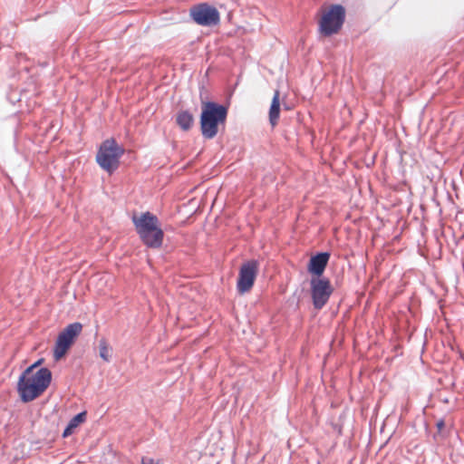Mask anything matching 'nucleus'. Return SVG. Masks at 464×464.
Wrapping results in <instances>:
<instances>
[{
    "label": "nucleus",
    "mask_w": 464,
    "mask_h": 464,
    "mask_svg": "<svg viewBox=\"0 0 464 464\" xmlns=\"http://www.w3.org/2000/svg\"><path fill=\"white\" fill-rule=\"evenodd\" d=\"M141 464H161L159 460H154L152 458H141Z\"/></svg>",
    "instance_id": "nucleus-16"
},
{
    "label": "nucleus",
    "mask_w": 464,
    "mask_h": 464,
    "mask_svg": "<svg viewBox=\"0 0 464 464\" xmlns=\"http://www.w3.org/2000/svg\"><path fill=\"white\" fill-rule=\"evenodd\" d=\"M87 414L85 411H81L75 415L72 419H70L69 423H67L65 429L63 431V438H67L73 433V430L85 420V416Z\"/></svg>",
    "instance_id": "nucleus-13"
},
{
    "label": "nucleus",
    "mask_w": 464,
    "mask_h": 464,
    "mask_svg": "<svg viewBox=\"0 0 464 464\" xmlns=\"http://www.w3.org/2000/svg\"><path fill=\"white\" fill-rule=\"evenodd\" d=\"M176 124L183 131L189 130L194 125L193 113L188 110L179 111V112L176 113Z\"/></svg>",
    "instance_id": "nucleus-11"
},
{
    "label": "nucleus",
    "mask_w": 464,
    "mask_h": 464,
    "mask_svg": "<svg viewBox=\"0 0 464 464\" xmlns=\"http://www.w3.org/2000/svg\"><path fill=\"white\" fill-rule=\"evenodd\" d=\"M123 153V147L120 146L114 138L108 139L99 146L95 161L101 169L106 170L109 174H112L119 169L120 159Z\"/></svg>",
    "instance_id": "nucleus-4"
},
{
    "label": "nucleus",
    "mask_w": 464,
    "mask_h": 464,
    "mask_svg": "<svg viewBox=\"0 0 464 464\" xmlns=\"http://www.w3.org/2000/svg\"><path fill=\"white\" fill-rule=\"evenodd\" d=\"M132 222L141 242L150 248H160L162 246L163 231L158 227V217L151 212L141 213L140 218L133 216Z\"/></svg>",
    "instance_id": "nucleus-3"
},
{
    "label": "nucleus",
    "mask_w": 464,
    "mask_h": 464,
    "mask_svg": "<svg viewBox=\"0 0 464 464\" xmlns=\"http://www.w3.org/2000/svg\"><path fill=\"white\" fill-rule=\"evenodd\" d=\"M331 253L316 252L311 256L309 263H307V272L311 275V278H327L323 276L327 267Z\"/></svg>",
    "instance_id": "nucleus-10"
},
{
    "label": "nucleus",
    "mask_w": 464,
    "mask_h": 464,
    "mask_svg": "<svg viewBox=\"0 0 464 464\" xmlns=\"http://www.w3.org/2000/svg\"><path fill=\"white\" fill-rule=\"evenodd\" d=\"M334 289L328 278H311L310 294L314 309L322 310L327 304Z\"/></svg>",
    "instance_id": "nucleus-7"
},
{
    "label": "nucleus",
    "mask_w": 464,
    "mask_h": 464,
    "mask_svg": "<svg viewBox=\"0 0 464 464\" xmlns=\"http://www.w3.org/2000/svg\"><path fill=\"white\" fill-rule=\"evenodd\" d=\"M257 275V261L249 260L243 263L239 268L238 280H237V291L240 295L247 293L254 285Z\"/></svg>",
    "instance_id": "nucleus-9"
},
{
    "label": "nucleus",
    "mask_w": 464,
    "mask_h": 464,
    "mask_svg": "<svg viewBox=\"0 0 464 464\" xmlns=\"http://www.w3.org/2000/svg\"><path fill=\"white\" fill-rule=\"evenodd\" d=\"M279 111H280L279 92L276 91L274 97H272L270 111H268V120H270V124L272 127H275L276 124L278 122Z\"/></svg>",
    "instance_id": "nucleus-12"
},
{
    "label": "nucleus",
    "mask_w": 464,
    "mask_h": 464,
    "mask_svg": "<svg viewBox=\"0 0 464 464\" xmlns=\"http://www.w3.org/2000/svg\"><path fill=\"white\" fill-rule=\"evenodd\" d=\"M227 115L226 105L212 101L201 102L199 117L201 136L208 140L214 139L218 133V126L226 122Z\"/></svg>",
    "instance_id": "nucleus-2"
},
{
    "label": "nucleus",
    "mask_w": 464,
    "mask_h": 464,
    "mask_svg": "<svg viewBox=\"0 0 464 464\" xmlns=\"http://www.w3.org/2000/svg\"><path fill=\"white\" fill-rule=\"evenodd\" d=\"M435 426H437L439 431H441L442 428L445 426V422L443 421L442 419H440L437 421V424H435Z\"/></svg>",
    "instance_id": "nucleus-17"
},
{
    "label": "nucleus",
    "mask_w": 464,
    "mask_h": 464,
    "mask_svg": "<svg viewBox=\"0 0 464 464\" xmlns=\"http://www.w3.org/2000/svg\"><path fill=\"white\" fill-rule=\"evenodd\" d=\"M43 362H44V358H40L37 360V362L32 363L31 365H29L26 369H24V371H23V373L21 374H27V375H33L34 374V371L35 369H37L39 366H41V364L43 363Z\"/></svg>",
    "instance_id": "nucleus-15"
},
{
    "label": "nucleus",
    "mask_w": 464,
    "mask_h": 464,
    "mask_svg": "<svg viewBox=\"0 0 464 464\" xmlns=\"http://www.w3.org/2000/svg\"><path fill=\"white\" fill-rule=\"evenodd\" d=\"M52 382V371L42 367L33 375L20 374L16 391L20 401L28 403L42 396Z\"/></svg>",
    "instance_id": "nucleus-1"
},
{
    "label": "nucleus",
    "mask_w": 464,
    "mask_h": 464,
    "mask_svg": "<svg viewBox=\"0 0 464 464\" xmlns=\"http://www.w3.org/2000/svg\"><path fill=\"white\" fill-rule=\"evenodd\" d=\"M99 356H101L102 361L110 362V348L104 338L99 340Z\"/></svg>",
    "instance_id": "nucleus-14"
},
{
    "label": "nucleus",
    "mask_w": 464,
    "mask_h": 464,
    "mask_svg": "<svg viewBox=\"0 0 464 464\" xmlns=\"http://www.w3.org/2000/svg\"><path fill=\"white\" fill-rule=\"evenodd\" d=\"M343 22H345V7L335 4L330 5L328 10L322 14L318 27L322 35L328 37L337 34L342 29Z\"/></svg>",
    "instance_id": "nucleus-5"
},
{
    "label": "nucleus",
    "mask_w": 464,
    "mask_h": 464,
    "mask_svg": "<svg viewBox=\"0 0 464 464\" xmlns=\"http://www.w3.org/2000/svg\"><path fill=\"white\" fill-rule=\"evenodd\" d=\"M82 328V325L81 323L74 322L67 324V326L58 334V337H56L55 340L54 350H53V357H54L56 362L62 360L63 357L66 355L67 351L70 350L78 335L81 334Z\"/></svg>",
    "instance_id": "nucleus-6"
},
{
    "label": "nucleus",
    "mask_w": 464,
    "mask_h": 464,
    "mask_svg": "<svg viewBox=\"0 0 464 464\" xmlns=\"http://www.w3.org/2000/svg\"><path fill=\"white\" fill-rule=\"evenodd\" d=\"M190 18L200 26L212 27L219 23V13L216 7L208 3H200L190 7Z\"/></svg>",
    "instance_id": "nucleus-8"
}]
</instances>
